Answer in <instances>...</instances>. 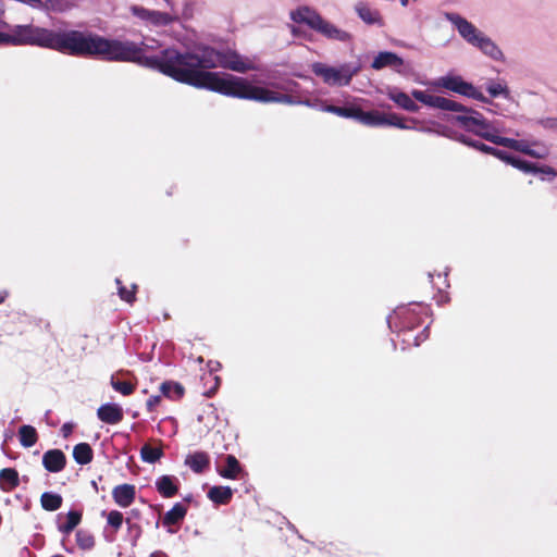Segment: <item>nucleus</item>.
<instances>
[{"instance_id":"6","label":"nucleus","mask_w":557,"mask_h":557,"mask_svg":"<svg viewBox=\"0 0 557 557\" xmlns=\"http://www.w3.org/2000/svg\"><path fill=\"white\" fill-rule=\"evenodd\" d=\"M429 308L422 304H414L405 307H399L395 311L393 323L396 332H407L420 326L424 319L428 317Z\"/></svg>"},{"instance_id":"4","label":"nucleus","mask_w":557,"mask_h":557,"mask_svg":"<svg viewBox=\"0 0 557 557\" xmlns=\"http://www.w3.org/2000/svg\"><path fill=\"white\" fill-rule=\"evenodd\" d=\"M290 18L298 24H305L311 29L315 30L329 40L339 42H351L354 37L349 32H346L335 24L324 20L319 13L309 7H300L290 13Z\"/></svg>"},{"instance_id":"11","label":"nucleus","mask_w":557,"mask_h":557,"mask_svg":"<svg viewBox=\"0 0 557 557\" xmlns=\"http://www.w3.org/2000/svg\"><path fill=\"white\" fill-rule=\"evenodd\" d=\"M224 460L225 465L223 467H216V472L222 478L228 480H242L247 475V472L234 455H226Z\"/></svg>"},{"instance_id":"28","label":"nucleus","mask_w":557,"mask_h":557,"mask_svg":"<svg viewBox=\"0 0 557 557\" xmlns=\"http://www.w3.org/2000/svg\"><path fill=\"white\" fill-rule=\"evenodd\" d=\"M322 111L336 114L341 117L357 120V116L359 113V107H356V106L338 107V106H334V104H324L322 107Z\"/></svg>"},{"instance_id":"36","label":"nucleus","mask_w":557,"mask_h":557,"mask_svg":"<svg viewBox=\"0 0 557 557\" xmlns=\"http://www.w3.org/2000/svg\"><path fill=\"white\" fill-rule=\"evenodd\" d=\"M76 542L79 548L90 549L95 545V536L87 530H78L76 532Z\"/></svg>"},{"instance_id":"50","label":"nucleus","mask_w":557,"mask_h":557,"mask_svg":"<svg viewBox=\"0 0 557 557\" xmlns=\"http://www.w3.org/2000/svg\"><path fill=\"white\" fill-rule=\"evenodd\" d=\"M4 33L0 32V46H3Z\"/></svg>"},{"instance_id":"53","label":"nucleus","mask_w":557,"mask_h":557,"mask_svg":"<svg viewBox=\"0 0 557 557\" xmlns=\"http://www.w3.org/2000/svg\"><path fill=\"white\" fill-rule=\"evenodd\" d=\"M46 329H50V323L49 322H46Z\"/></svg>"},{"instance_id":"12","label":"nucleus","mask_w":557,"mask_h":557,"mask_svg":"<svg viewBox=\"0 0 557 557\" xmlns=\"http://www.w3.org/2000/svg\"><path fill=\"white\" fill-rule=\"evenodd\" d=\"M497 139L498 140H495L496 145L513 149L516 151L522 152V153L528 154L533 158L542 159L547 156V149H542V152H532V148L524 140H517V139L508 138V137H503V138H497Z\"/></svg>"},{"instance_id":"31","label":"nucleus","mask_w":557,"mask_h":557,"mask_svg":"<svg viewBox=\"0 0 557 557\" xmlns=\"http://www.w3.org/2000/svg\"><path fill=\"white\" fill-rule=\"evenodd\" d=\"M73 457L78 465H87L92 460V449L87 443H79L74 446Z\"/></svg>"},{"instance_id":"18","label":"nucleus","mask_w":557,"mask_h":557,"mask_svg":"<svg viewBox=\"0 0 557 557\" xmlns=\"http://www.w3.org/2000/svg\"><path fill=\"white\" fill-rule=\"evenodd\" d=\"M185 465L195 473H203L210 467V457L206 451H195L186 456Z\"/></svg>"},{"instance_id":"27","label":"nucleus","mask_w":557,"mask_h":557,"mask_svg":"<svg viewBox=\"0 0 557 557\" xmlns=\"http://www.w3.org/2000/svg\"><path fill=\"white\" fill-rule=\"evenodd\" d=\"M160 391L162 395L172 400L181 399L185 394L184 386L178 382L165 381L161 384Z\"/></svg>"},{"instance_id":"47","label":"nucleus","mask_w":557,"mask_h":557,"mask_svg":"<svg viewBox=\"0 0 557 557\" xmlns=\"http://www.w3.org/2000/svg\"><path fill=\"white\" fill-rule=\"evenodd\" d=\"M149 557H169V556L162 550H157V552L150 554Z\"/></svg>"},{"instance_id":"23","label":"nucleus","mask_w":557,"mask_h":557,"mask_svg":"<svg viewBox=\"0 0 557 557\" xmlns=\"http://www.w3.org/2000/svg\"><path fill=\"white\" fill-rule=\"evenodd\" d=\"M133 12L141 18L151 21L154 24L166 25L172 22V16L169 13H161L157 11H147L143 8L133 7Z\"/></svg>"},{"instance_id":"41","label":"nucleus","mask_w":557,"mask_h":557,"mask_svg":"<svg viewBox=\"0 0 557 557\" xmlns=\"http://www.w3.org/2000/svg\"><path fill=\"white\" fill-rule=\"evenodd\" d=\"M160 401H161V396H159V395L150 396L146 403L147 410L149 412H152L156 409V407L160 404Z\"/></svg>"},{"instance_id":"29","label":"nucleus","mask_w":557,"mask_h":557,"mask_svg":"<svg viewBox=\"0 0 557 557\" xmlns=\"http://www.w3.org/2000/svg\"><path fill=\"white\" fill-rule=\"evenodd\" d=\"M460 114L453 115L448 119V121L453 124H458L460 127L466 129L467 132H470L471 129H474V126L479 124V122L475 120L476 114L471 112H459Z\"/></svg>"},{"instance_id":"1","label":"nucleus","mask_w":557,"mask_h":557,"mask_svg":"<svg viewBox=\"0 0 557 557\" xmlns=\"http://www.w3.org/2000/svg\"><path fill=\"white\" fill-rule=\"evenodd\" d=\"M107 60L136 62L196 88L208 89L223 96L263 103L296 104L293 96L251 85L246 78L221 75L210 70L222 67L237 73L253 70L251 62L231 49L218 50L211 46L198 47L193 52L164 49L159 55L147 57L144 49L131 41L107 39Z\"/></svg>"},{"instance_id":"52","label":"nucleus","mask_w":557,"mask_h":557,"mask_svg":"<svg viewBox=\"0 0 557 557\" xmlns=\"http://www.w3.org/2000/svg\"><path fill=\"white\" fill-rule=\"evenodd\" d=\"M429 326H424V330L421 332V335H424V333L428 331Z\"/></svg>"},{"instance_id":"19","label":"nucleus","mask_w":557,"mask_h":557,"mask_svg":"<svg viewBox=\"0 0 557 557\" xmlns=\"http://www.w3.org/2000/svg\"><path fill=\"white\" fill-rule=\"evenodd\" d=\"M474 47L479 48L484 54L488 55L494 60H500L503 58L502 50L497 45L483 33L479 36V39L474 42Z\"/></svg>"},{"instance_id":"48","label":"nucleus","mask_w":557,"mask_h":557,"mask_svg":"<svg viewBox=\"0 0 557 557\" xmlns=\"http://www.w3.org/2000/svg\"><path fill=\"white\" fill-rule=\"evenodd\" d=\"M8 297V292L7 290H2L0 292V305L2 302H4L5 298Z\"/></svg>"},{"instance_id":"32","label":"nucleus","mask_w":557,"mask_h":557,"mask_svg":"<svg viewBox=\"0 0 557 557\" xmlns=\"http://www.w3.org/2000/svg\"><path fill=\"white\" fill-rule=\"evenodd\" d=\"M357 12H358V15L360 16V18L364 23H367L369 25H373V24H377L380 26L383 25V21H382V17H381L379 11L372 10L368 5L362 4V5L357 7Z\"/></svg>"},{"instance_id":"46","label":"nucleus","mask_w":557,"mask_h":557,"mask_svg":"<svg viewBox=\"0 0 557 557\" xmlns=\"http://www.w3.org/2000/svg\"><path fill=\"white\" fill-rule=\"evenodd\" d=\"M98 418L104 422V405H101L97 410Z\"/></svg>"},{"instance_id":"37","label":"nucleus","mask_w":557,"mask_h":557,"mask_svg":"<svg viewBox=\"0 0 557 557\" xmlns=\"http://www.w3.org/2000/svg\"><path fill=\"white\" fill-rule=\"evenodd\" d=\"M123 419V410L116 404L107 403V424L119 423Z\"/></svg>"},{"instance_id":"51","label":"nucleus","mask_w":557,"mask_h":557,"mask_svg":"<svg viewBox=\"0 0 557 557\" xmlns=\"http://www.w3.org/2000/svg\"><path fill=\"white\" fill-rule=\"evenodd\" d=\"M542 149H546L545 147H539L537 149H532V152H542Z\"/></svg>"},{"instance_id":"35","label":"nucleus","mask_w":557,"mask_h":557,"mask_svg":"<svg viewBox=\"0 0 557 557\" xmlns=\"http://www.w3.org/2000/svg\"><path fill=\"white\" fill-rule=\"evenodd\" d=\"M82 513L75 510H71L65 516V521L59 524L60 532L64 534L71 533L81 522Z\"/></svg>"},{"instance_id":"33","label":"nucleus","mask_w":557,"mask_h":557,"mask_svg":"<svg viewBox=\"0 0 557 557\" xmlns=\"http://www.w3.org/2000/svg\"><path fill=\"white\" fill-rule=\"evenodd\" d=\"M164 455L161 446H152L150 444H145L140 448V457L143 461L148 463H154L161 459Z\"/></svg>"},{"instance_id":"26","label":"nucleus","mask_w":557,"mask_h":557,"mask_svg":"<svg viewBox=\"0 0 557 557\" xmlns=\"http://www.w3.org/2000/svg\"><path fill=\"white\" fill-rule=\"evenodd\" d=\"M388 98L409 112H418L419 106L404 91H389Z\"/></svg>"},{"instance_id":"44","label":"nucleus","mask_w":557,"mask_h":557,"mask_svg":"<svg viewBox=\"0 0 557 557\" xmlns=\"http://www.w3.org/2000/svg\"><path fill=\"white\" fill-rule=\"evenodd\" d=\"M542 124L545 127H555L557 126V117H550L542 121Z\"/></svg>"},{"instance_id":"49","label":"nucleus","mask_w":557,"mask_h":557,"mask_svg":"<svg viewBox=\"0 0 557 557\" xmlns=\"http://www.w3.org/2000/svg\"><path fill=\"white\" fill-rule=\"evenodd\" d=\"M426 336H428V335H424L423 339H424V338H426ZM421 341H422V338H421V336H420V335L414 336V345H417V346H418V345L420 344V342H421Z\"/></svg>"},{"instance_id":"16","label":"nucleus","mask_w":557,"mask_h":557,"mask_svg":"<svg viewBox=\"0 0 557 557\" xmlns=\"http://www.w3.org/2000/svg\"><path fill=\"white\" fill-rule=\"evenodd\" d=\"M128 373H115L111 375L110 384L113 389L123 396L132 395L137 387V382L128 377Z\"/></svg>"},{"instance_id":"7","label":"nucleus","mask_w":557,"mask_h":557,"mask_svg":"<svg viewBox=\"0 0 557 557\" xmlns=\"http://www.w3.org/2000/svg\"><path fill=\"white\" fill-rule=\"evenodd\" d=\"M312 72L322 77L329 85L346 86L349 85L352 77L358 73V67H351L349 64H343L339 67L329 66L323 63H315Z\"/></svg>"},{"instance_id":"20","label":"nucleus","mask_w":557,"mask_h":557,"mask_svg":"<svg viewBox=\"0 0 557 557\" xmlns=\"http://www.w3.org/2000/svg\"><path fill=\"white\" fill-rule=\"evenodd\" d=\"M459 141H461L462 144L469 146V147H472L483 153H486V154H492L496 158H498L499 160H505L506 156H507V152L506 151H503V150H499V149H496L494 147H491V146H487L481 141H478V140H473L465 135H461L459 137Z\"/></svg>"},{"instance_id":"42","label":"nucleus","mask_w":557,"mask_h":557,"mask_svg":"<svg viewBox=\"0 0 557 557\" xmlns=\"http://www.w3.org/2000/svg\"><path fill=\"white\" fill-rule=\"evenodd\" d=\"M213 380H214V386L212 388H210L208 392L205 393V395L207 397H211L215 394V392L218 391L219 386H220V377L219 376H213Z\"/></svg>"},{"instance_id":"9","label":"nucleus","mask_w":557,"mask_h":557,"mask_svg":"<svg viewBox=\"0 0 557 557\" xmlns=\"http://www.w3.org/2000/svg\"><path fill=\"white\" fill-rule=\"evenodd\" d=\"M442 86L450 91L472 98L482 102L487 99L472 84L465 82L460 76L444 77Z\"/></svg>"},{"instance_id":"34","label":"nucleus","mask_w":557,"mask_h":557,"mask_svg":"<svg viewBox=\"0 0 557 557\" xmlns=\"http://www.w3.org/2000/svg\"><path fill=\"white\" fill-rule=\"evenodd\" d=\"M62 503V496L55 493L45 492L40 497L41 507L47 511L58 510Z\"/></svg>"},{"instance_id":"40","label":"nucleus","mask_w":557,"mask_h":557,"mask_svg":"<svg viewBox=\"0 0 557 557\" xmlns=\"http://www.w3.org/2000/svg\"><path fill=\"white\" fill-rule=\"evenodd\" d=\"M487 91L492 97H498L500 95H507V87L502 84H492L487 87Z\"/></svg>"},{"instance_id":"25","label":"nucleus","mask_w":557,"mask_h":557,"mask_svg":"<svg viewBox=\"0 0 557 557\" xmlns=\"http://www.w3.org/2000/svg\"><path fill=\"white\" fill-rule=\"evenodd\" d=\"M20 484L18 473L14 468H4L0 470V487L4 492H10Z\"/></svg>"},{"instance_id":"30","label":"nucleus","mask_w":557,"mask_h":557,"mask_svg":"<svg viewBox=\"0 0 557 557\" xmlns=\"http://www.w3.org/2000/svg\"><path fill=\"white\" fill-rule=\"evenodd\" d=\"M18 438L23 447L29 448L37 443L38 433L34 426L25 424L18 429Z\"/></svg>"},{"instance_id":"5","label":"nucleus","mask_w":557,"mask_h":557,"mask_svg":"<svg viewBox=\"0 0 557 557\" xmlns=\"http://www.w3.org/2000/svg\"><path fill=\"white\" fill-rule=\"evenodd\" d=\"M51 30L34 25H15L4 33L3 46H39L48 48Z\"/></svg>"},{"instance_id":"38","label":"nucleus","mask_w":557,"mask_h":557,"mask_svg":"<svg viewBox=\"0 0 557 557\" xmlns=\"http://www.w3.org/2000/svg\"><path fill=\"white\" fill-rule=\"evenodd\" d=\"M117 289H119V296L122 300L132 304L136 299V285H132V287L128 289L127 287L122 285L121 280H116Z\"/></svg>"},{"instance_id":"14","label":"nucleus","mask_w":557,"mask_h":557,"mask_svg":"<svg viewBox=\"0 0 557 557\" xmlns=\"http://www.w3.org/2000/svg\"><path fill=\"white\" fill-rule=\"evenodd\" d=\"M42 465L49 472H60L66 466V457L60 449H49L42 456Z\"/></svg>"},{"instance_id":"43","label":"nucleus","mask_w":557,"mask_h":557,"mask_svg":"<svg viewBox=\"0 0 557 557\" xmlns=\"http://www.w3.org/2000/svg\"><path fill=\"white\" fill-rule=\"evenodd\" d=\"M74 425L72 423H64L61 428V433L64 437H69L73 432Z\"/></svg>"},{"instance_id":"2","label":"nucleus","mask_w":557,"mask_h":557,"mask_svg":"<svg viewBox=\"0 0 557 557\" xmlns=\"http://www.w3.org/2000/svg\"><path fill=\"white\" fill-rule=\"evenodd\" d=\"M48 48L71 55L104 54V39L78 30H51Z\"/></svg>"},{"instance_id":"8","label":"nucleus","mask_w":557,"mask_h":557,"mask_svg":"<svg viewBox=\"0 0 557 557\" xmlns=\"http://www.w3.org/2000/svg\"><path fill=\"white\" fill-rule=\"evenodd\" d=\"M357 121L366 126H394L400 129H408L411 126L405 123V120L396 113H384L376 110L364 112L359 108Z\"/></svg>"},{"instance_id":"45","label":"nucleus","mask_w":557,"mask_h":557,"mask_svg":"<svg viewBox=\"0 0 557 557\" xmlns=\"http://www.w3.org/2000/svg\"><path fill=\"white\" fill-rule=\"evenodd\" d=\"M208 366L210 367V371H216L218 369L221 368V363L219 361H209Z\"/></svg>"},{"instance_id":"15","label":"nucleus","mask_w":557,"mask_h":557,"mask_svg":"<svg viewBox=\"0 0 557 557\" xmlns=\"http://www.w3.org/2000/svg\"><path fill=\"white\" fill-rule=\"evenodd\" d=\"M404 65V60L394 52L383 51L380 52L373 60L371 66L374 70H382L384 67H391L400 72Z\"/></svg>"},{"instance_id":"13","label":"nucleus","mask_w":557,"mask_h":557,"mask_svg":"<svg viewBox=\"0 0 557 557\" xmlns=\"http://www.w3.org/2000/svg\"><path fill=\"white\" fill-rule=\"evenodd\" d=\"M136 497V487L133 484L124 483L116 485L112 490V498L114 503L122 507H129Z\"/></svg>"},{"instance_id":"17","label":"nucleus","mask_w":557,"mask_h":557,"mask_svg":"<svg viewBox=\"0 0 557 557\" xmlns=\"http://www.w3.org/2000/svg\"><path fill=\"white\" fill-rule=\"evenodd\" d=\"M158 493L164 498H171L178 493V480L173 475H161L156 481Z\"/></svg>"},{"instance_id":"10","label":"nucleus","mask_w":557,"mask_h":557,"mask_svg":"<svg viewBox=\"0 0 557 557\" xmlns=\"http://www.w3.org/2000/svg\"><path fill=\"white\" fill-rule=\"evenodd\" d=\"M446 16L457 28L460 36L467 42L473 46L474 42L479 39V36H481L482 32H480L472 23L468 22L466 18L458 14L448 13Z\"/></svg>"},{"instance_id":"3","label":"nucleus","mask_w":557,"mask_h":557,"mask_svg":"<svg viewBox=\"0 0 557 557\" xmlns=\"http://www.w3.org/2000/svg\"><path fill=\"white\" fill-rule=\"evenodd\" d=\"M411 95L417 101H419L430 108H435V109H440L443 111H451V112L474 113V114H476L475 120L479 122V124L474 126V129L470 131L471 133L484 138L485 140H488L495 145H496L495 140H498L497 138H503L502 136H498L495 133H493L491 131V128H492L491 124L483 117V115L480 112H478L473 109L467 108L453 99L433 95V94H429L423 90L416 89L411 92Z\"/></svg>"},{"instance_id":"24","label":"nucleus","mask_w":557,"mask_h":557,"mask_svg":"<svg viewBox=\"0 0 557 557\" xmlns=\"http://www.w3.org/2000/svg\"><path fill=\"white\" fill-rule=\"evenodd\" d=\"M504 161H506L507 163L511 164L512 166H515L519 170H522L524 172H533V173L542 172L545 174L554 173V170L550 166L545 165V166L539 169L534 164H532L525 160H521L519 158L511 157L508 153Z\"/></svg>"},{"instance_id":"21","label":"nucleus","mask_w":557,"mask_h":557,"mask_svg":"<svg viewBox=\"0 0 557 557\" xmlns=\"http://www.w3.org/2000/svg\"><path fill=\"white\" fill-rule=\"evenodd\" d=\"M208 498L215 505H228L233 498V491L230 486H212L207 494Z\"/></svg>"},{"instance_id":"39","label":"nucleus","mask_w":557,"mask_h":557,"mask_svg":"<svg viewBox=\"0 0 557 557\" xmlns=\"http://www.w3.org/2000/svg\"><path fill=\"white\" fill-rule=\"evenodd\" d=\"M124 521L123 513L119 510H111L109 513H107V524L114 529V531H117Z\"/></svg>"},{"instance_id":"22","label":"nucleus","mask_w":557,"mask_h":557,"mask_svg":"<svg viewBox=\"0 0 557 557\" xmlns=\"http://www.w3.org/2000/svg\"><path fill=\"white\" fill-rule=\"evenodd\" d=\"M188 507L183 503H176L174 506L164 515L162 524L164 527H171L180 523L184 520L187 515Z\"/></svg>"}]
</instances>
